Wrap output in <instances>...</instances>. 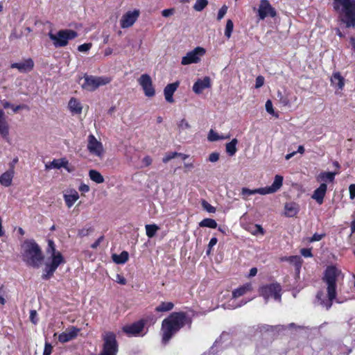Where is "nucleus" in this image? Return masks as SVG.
<instances>
[{
  "label": "nucleus",
  "mask_w": 355,
  "mask_h": 355,
  "mask_svg": "<svg viewBox=\"0 0 355 355\" xmlns=\"http://www.w3.org/2000/svg\"><path fill=\"white\" fill-rule=\"evenodd\" d=\"M0 134L6 140H8L9 125L5 118L4 112L0 109Z\"/></svg>",
  "instance_id": "obj_23"
},
{
  "label": "nucleus",
  "mask_w": 355,
  "mask_h": 355,
  "mask_svg": "<svg viewBox=\"0 0 355 355\" xmlns=\"http://www.w3.org/2000/svg\"><path fill=\"white\" fill-rule=\"evenodd\" d=\"M220 154L218 152L211 153L208 157V161L210 162H216L219 159Z\"/></svg>",
  "instance_id": "obj_57"
},
{
  "label": "nucleus",
  "mask_w": 355,
  "mask_h": 355,
  "mask_svg": "<svg viewBox=\"0 0 355 355\" xmlns=\"http://www.w3.org/2000/svg\"><path fill=\"white\" fill-rule=\"evenodd\" d=\"M341 6V21L347 28L355 27V0H334L333 7L336 11H339Z\"/></svg>",
  "instance_id": "obj_3"
},
{
  "label": "nucleus",
  "mask_w": 355,
  "mask_h": 355,
  "mask_svg": "<svg viewBox=\"0 0 355 355\" xmlns=\"http://www.w3.org/2000/svg\"><path fill=\"white\" fill-rule=\"evenodd\" d=\"M254 230H252V234L254 235H257L259 234L263 235L265 231L261 225L256 224L253 227Z\"/></svg>",
  "instance_id": "obj_52"
},
{
  "label": "nucleus",
  "mask_w": 355,
  "mask_h": 355,
  "mask_svg": "<svg viewBox=\"0 0 355 355\" xmlns=\"http://www.w3.org/2000/svg\"><path fill=\"white\" fill-rule=\"evenodd\" d=\"M69 108L73 114H80L82 112L83 106L80 101L76 98L72 97L68 104Z\"/></svg>",
  "instance_id": "obj_30"
},
{
  "label": "nucleus",
  "mask_w": 355,
  "mask_h": 355,
  "mask_svg": "<svg viewBox=\"0 0 355 355\" xmlns=\"http://www.w3.org/2000/svg\"><path fill=\"white\" fill-rule=\"evenodd\" d=\"M200 227L216 229L218 226L216 221L212 218H205L199 223Z\"/></svg>",
  "instance_id": "obj_41"
},
{
  "label": "nucleus",
  "mask_w": 355,
  "mask_h": 355,
  "mask_svg": "<svg viewBox=\"0 0 355 355\" xmlns=\"http://www.w3.org/2000/svg\"><path fill=\"white\" fill-rule=\"evenodd\" d=\"M300 253L304 257H312L313 256L311 252V248H302L300 250Z\"/></svg>",
  "instance_id": "obj_58"
},
{
  "label": "nucleus",
  "mask_w": 355,
  "mask_h": 355,
  "mask_svg": "<svg viewBox=\"0 0 355 355\" xmlns=\"http://www.w3.org/2000/svg\"><path fill=\"white\" fill-rule=\"evenodd\" d=\"M208 5L207 0H196L193 5V9L196 11H202Z\"/></svg>",
  "instance_id": "obj_46"
},
{
  "label": "nucleus",
  "mask_w": 355,
  "mask_h": 355,
  "mask_svg": "<svg viewBox=\"0 0 355 355\" xmlns=\"http://www.w3.org/2000/svg\"><path fill=\"white\" fill-rule=\"evenodd\" d=\"M211 87V79L209 76H205L203 79H198L193 85V91L200 94L207 88Z\"/></svg>",
  "instance_id": "obj_18"
},
{
  "label": "nucleus",
  "mask_w": 355,
  "mask_h": 355,
  "mask_svg": "<svg viewBox=\"0 0 355 355\" xmlns=\"http://www.w3.org/2000/svg\"><path fill=\"white\" fill-rule=\"evenodd\" d=\"M277 96L278 98V101L281 105H282L283 106L291 105L289 94L286 90H284L283 92L279 90L277 92Z\"/></svg>",
  "instance_id": "obj_34"
},
{
  "label": "nucleus",
  "mask_w": 355,
  "mask_h": 355,
  "mask_svg": "<svg viewBox=\"0 0 355 355\" xmlns=\"http://www.w3.org/2000/svg\"><path fill=\"white\" fill-rule=\"evenodd\" d=\"M286 327L284 325H269V324H262L259 327V329L261 331L266 332H272L274 335H278L281 331H284Z\"/></svg>",
  "instance_id": "obj_26"
},
{
  "label": "nucleus",
  "mask_w": 355,
  "mask_h": 355,
  "mask_svg": "<svg viewBox=\"0 0 355 355\" xmlns=\"http://www.w3.org/2000/svg\"><path fill=\"white\" fill-rule=\"evenodd\" d=\"M264 77L262 76H259L256 78L255 81V88H259L262 87L264 84Z\"/></svg>",
  "instance_id": "obj_60"
},
{
  "label": "nucleus",
  "mask_w": 355,
  "mask_h": 355,
  "mask_svg": "<svg viewBox=\"0 0 355 355\" xmlns=\"http://www.w3.org/2000/svg\"><path fill=\"white\" fill-rule=\"evenodd\" d=\"M285 215L287 217H293L299 212V205L296 202H286L284 205Z\"/></svg>",
  "instance_id": "obj_28"
},
{
  "label": "nucleus",
  "mask_w": 355,
  "mask_h": 355,
  "mask_svg": "<svg viewBox=\"0 0 355 355\" xmlns=\"http://www.w3.org/2000/svg\"><path fill=\"white\" fill-rule=\"evenodd\" d=\"M174 307V304L171 302H162L155 308L157 312H166L172 310Z\"/></svg>",
  "instance_id": "obj_40"
},
{
  "label": "nucleus",
  "mask_w": 355,
  "mask_h": 355,
  "mask_svg": "<svg viewBox=\"0 0 355 355\" xmlns=\"http://www.w3.org/2000/svg\"><path fill=\"white\" fill-rule=\"evenodd\" d=\"M116 282L120 284L121 285H125L127 283L126 279L120 274H116Z\"/></svg>",
  "instance_id": "obj_63"
},
{
  "label": "nucleus",
  "mask_w": 355,
  "mask_h": 355,
  "mask_svg": "<svg viewBox=\"0 0 355 355\" xmlns=\"http://www.w3.org/2000/svg\"><path fill=\"white\" fill-rule=\"evenodd\" d=\"M146 235L149 238H153L155 236L157 231L159 227L155 224L146 225Z\"/></svg>",
  "instance_id": "obj_42"
},
{
  "label": "nucleus",
  "mask_w": 355,
  "mask_h": 355,
  "mask_svg": "<svg viewBox=\"0 0 355 355\" xmlns=\"http://www.w3.org/2000/svg\"><path fill=\"white\" fill-rule=\"evenodd\" d=\"M180 85L179 81H175L173 83L168 84L164 89V94L166 101L168 103H174L173 94L177 90Z\"/></svg>",
  "instance_id": "obj_19"
},
{
  "label": "nucleus",
  "mask_w": 355,
  "mask_h": 355,
  "mask_svg": "<svg viewBox=\"0 0 355 355\" xmlns=\"http://www.w3.org/2000/svg\"><path fill=\"white\" fill-rule=\"evenodd\" d=\"M21 35H22V32L21 31L18 32L16 28H14L12 31V32H11V33H10V35L9 36V40L10 41H13V40L19 39L21 37Z\"/></svg>",
  "instance_id": "obj_51"
},
{
  "label": "nucleus",
  "mask_w": 355,
  "mask_h": 355,
  "mask_svg": "<svg viewBox=\"0 0 355 355\" xmlns=\"http://www.w3.org/2000/svg\"><path fill=\"white\" fill-rule=\"evenodd\" d=\"M234 28V24L231 19H228L226 23L225 30V35L227 38H230L232 35V31Z\"/></svg>",
  "instance_id": "obj_47"
},
{
  "label": "nucleus",
  "mask_w": 355,
  "mask_h": 355,
  "mask_svg": "<svg viewBox=\"0 0 355 355\" xmlns=\"http://www.w3.org/2000/svg\"><path fill=\"white\" fill-rule=\"evenodd\" d=\"M34 66V62L31 58L24 60L19 62L12 63V69H17L20 73H27L31 71Z\"/></svg>",
  "instance_id": "obj_17"
},
{
  "label": "nucleus",
  "mask_w": 355,
  "mask_h": 355,
  "mask_svg": "<svg viewBox=\"0 0 355 355\" xmlns=\"http://www.w3.org/2000/svg\"><path fill=\"white\" fill-rule=\"evenodd\" d=\"M218 242V239L216 237H212L210 241H209V243L208 244V248L206 251V254L207 255H209L211 252V248L213 246H214Z\"/></svg>",
  "instance_id": "obj_55"
},
{
  "label": "nucleus",
  "mask_w": 355,
  "mask_h": 355,
  "mask_svg": "<svg viewBox=\"0 0 355 355\" xmlns=\"http://www.w3.org/2000/svg\"><path fill=\"white\" fill-rule=\"evenodd\" d=\"M164 320L178 331L184 327L185 324L188 325L189 329L191 327L192 318L183 311L173 312Z\"/></svg>",
  "instance_id": "obj_5"
},
{
  "label": "nucleus",
  "mask_w": 355,
  "mask_h": 355,
  "mask_svg": "<svg viewBox=\"0 0 355 355\" xmlns=\"http://www.w3.org/2000/svg\"><path fill=\"white\" fill-rule=\"evenodd\" d=\"M139 15V11L137 10L127 12L121 19V27L122 28H127L132 26L137 21Z\"/></svg>",
  "instance_id": "obj_16"
},
{
  "label": "nucleus",
  "mask_w": 355,
  "mask_h": 355,
  "mask_svg": "<svg viewBox=\"0 0 355 355\" xmlns=\"http://www.w3.org/2000/svg\"><path fill=\"white\" fill-rule=\"evenodd\" d=\"M0 134L6 140H8L9 125L5 118L4 112L0 109Z\"/></svg>",
  "instance_id": "obj_24"
},
{
  "label": "nucleus",
  "mask_w": 355,
  "mask_h": 355,
  "mask_svg": "<svg viewBox=\"0 0 355 355\" xmlns=\"http://www.w3.org/2000/svg\"><path fill=\"white\" fill-rule=\"evenodd\" d=\"M229 136L224 137V136H220L217 132L214 131L213 130H210L209 132L207 139L209 141H216L220 139H224L229 138Z\"/></svg>",
  "instance_id": "obj_43"
},
{
  "label": "nucleus",
  "mask_w": 355,
  "mask_h": 355,
  "mask_svg": "<svg viewBox=\"0 0 355 355\" xmlns=\"http://www.w3.org/2000/svg\"><path fill=\"white\" fill-rule=\"evenodd\" d=\"M80 331V329L76 327H71L68 331L62 332L58 336V340L60 343H67L71 340L74 339L77 337L78 333Z\"/></svg>",
  "instance_id": "obj_20"
},
{
  "label": "nucleus",
  "mask_w": 355,
  "mask_h": 355,
  "mask_svg": "<svg viewBox=\"0 0 355 355\" xmlns=\"http://www.w3.org/2000/svg\"><path fill=\"white\" fill-rule=\"evenodd\" d=\"M282 290L280 284L274 282L260 286L258 289V292L259 295L263 297L266 303H267L270 297L280 302L282 298Z\"/></svg>",
  "instance_id": "obj_6"
},
{
  "label": "nucleus",
  "mask_w": 355,
  "mask_h": 355,
  "mask_svg": "<svg viewBox=\"0 0 355 355\" xmlns=\"http://www.w3.org/2000/svg\"><path fill=\"white\" fill-rule=\"evenodd\" d=\"M284 259L289 261L291 264L294 266V267H295L297 264L302 265L303 262V260L301 258V257L297 255L285 257Z\"/></svg>",
  "instance_id": "obj_45"
},
{
  "label": "nucleus",
  "mask_w": 355,
  "mask_h": 355,
  "mask_svg": "<svg viewBox=\"0 0 355 355\" xmlns=\"http://www.w3.org/2000/svg\"><path fill=\"white\" fill-rule=\"evenodd\" d=\"M237 144H238V140L236 138L233 139L230 142L226 144V145H225L226 153L230 156H233L236 154V153L237 151V148H236Z\"/></svg>",
  "instance_id": "obj_37"
},
{
  "label": "nucleus",
  "mask_w": 355,
  "mask_h": 355,
  "mask_svg": "<svg viewBox=\"0 0 355 355\" xmlns=\"http://www.w3.org/2000/svg\"><path fill=\"white\" fill-rule=\"evenodd\" d=\"M65 159L66 158L55 159L49 164H46V170L51 168L60 169L62 166H64V164H66Z\"/></svg>",
  "instance_id": "obj_35"
},
{
  "label": "nucleus",
  "mask_w": 355,
  "mask_h": 355,
  "mask_svg": "<svg viewBox=\"0 0 355 355\" xmlns=\"http://www.w3.org/2000/svg\"><path fill=\"white\" fill-rule=\"evenodd\" d=\"M103 349L99 355H116L118 343L113 332H107L103 337Z\"/></svg>",
  "instance_id": "obj_9"
},
{
  "label": "nucleus",
  "mask_w": 355,
  "mask_h": 355,
  "mask_svg": "<svg viewBox=\"0 0 355 355\" xmlns=\"http://www.w3.org/2000/svg\"><path fill=\"white\" fill-rule=\"evenodd\" d=\"M331 84L338 89H343L345 85V79L340 72H335L331 78Z\"/></svg>",
  "instance_id": "obj_29"
},
{
  "label": "nucleus",
  "mask_w": 355,
  "mask_h": 355,
  "mask_svg": "<svg viewBox=\"0 0 355 355\" xmlns=\"http://www.w3.org/2000/svg\"><path fill=\"white\" fill-rule=\"evenodd\" d=\"M146 322V320L141 319L131 324L124 326L123 327V331L130 336H140L144 329Z\"/></svg>",
  "instance_id": "obj_13"
},
{
  "label": "nucleus",
  "mask_w": 355,
  "mask_h": 355,
  "mask_svg": "<svg viewBox=\"0 0 355 355\" xmlns=\"http://www.w3.org/2000/svg\"><path fill=\"white\" fill-rule=\"evenodd\" d=\"M337 173V172H322L320 173L318 179L322 182H333Z\"/></svg>",
  "instance_id": "obj_39"
},
{
  "label": "nucleus",
  "mask_w": 355,
  "mask_h": 355,
  "mask_svg": "<svg viewBox=\"0 0 355 355\" xmlns=\"http://www.w3.org/2000/svg\"><path fill=\"white\" fill-rule=\"evenodd\" d=\"M277 11L268 0H261L258 9V17L259 19L263 20L267 17H275Z\"/></svg>",
  "instance_id": "obj_11"
},
{
  "label": "nucleus",
  "mask_w": 355,
  "mask_h": 355,
  "mask_svg": "<svg viewBox=\"0 0 355 355\" xmlns=\"http://www.w3.org/2000/svg\"><path fill=\"white\" fill-rule=\"evenodd\" d=\"M252 290L251 284L247 283L243 284V286L234 289L232 291V297L233 298H237L241 296L245 295L248 291H250Z\"/></svg>",
  "instance_id": "obj_31"
},
{
  "label": "nucleus",
  "mask_w": 355,
  "mask_h": 355,
  "mask_svg": "<svg viewBox=\"0 0 355 355\" xmlns=\"http://www.w3.org/2000/svg\"><path fill=\"white\" fill-rule=\"evenodd\" d=\"M283 180V177L282 175H276L272 185L270 187H266L263 188L264 195L275 193L278 189H279L280 187L282 186Z\"/></svg>",
  "instance_id": "obj_22"
},
{
  "label": "nucleus",
  "mask_w": 355,
  "mask_h": 355,
  "mask_svg": "<svg viewBox=\"0 0 355 355\" xmlns=\"http://www.w3.org/2000/svg\"><path fill=\"white\" fill-rule=\"evenodd\" d=\"M339 271L335 266H328L324 271V275L322 278V281L327 285V297L328 300H324V293L322 291H318L316 294V300L320 304L326 308L327 310L330 309L333 304V301L337 296V277Z\"/></svg>",
  "instance_id": "obj_1"
},
{
  "label": "nucleus",
  "mask_w": 355,
  "mask_h": 355,
  "mask_svg": "<svg viewBox=\"0 0 355 355\" xmlns=\"http://www.w3.org/2000/svg\"><path fill=\"white\" fill-rule=\"evenodd\" d=\"M112 258L114 263L117 264H124L128 260L129 254L127 251H123L119 254H113Z\"/></svg>",
  "instance_id": "obj_32"
},
{
  "label": "nucleus",
  "mask_w": 355,
  "mask_h": 355,
  "mask_svg": "<svg viewBox=\"0 0 355 355\" xmlns=\"http://www.w3.org/2000/svg\"><path fill=\"white\" fill-rule=\"evenodd\" d=\"M174 8L164 9L162 11V15L164 17H168L174 14Z\"/></svg>",
  "instance_id": "obj_61"
},
{
  "label": "nucleus",
  "mask_w": 355,
  "mask_h": 355,
  "mask_svg": "<svg viewBox=\"0 0 355 355\" xmlns=\"http://www.w3.org/2000/svg\"><path fill=\"white\" fill-rule=\"evenodd\" d=\"M89 176L92 181L95 182L97 184L103 183L105 181L104 178L101 174V173L94 169H91L89 171Z\"/></svg>",
  "instance_id": "obj_38"
},
{
  "label": "nucleus",
  "mask_w": 355,
  "mask_h": 355,
  "mask_svg": "<svg viewBox=\"0 0 355 355\" xmlns=\"http://www.w3.org/2000/svg\"><path fill=\"white\" fill-rule=\"evenodd\" d=\"M201 205L202 208L209 213H215L216 209L214 207L210 205L207 200H202Z\"/></svg>",
  "instance_id": "obj_49"
},
{
  "label": "nucleus",
  "mask_w": 355,
  "mask_h": 355,
  "mask_svg": "<svg viewBox=\"0 0 355 355\" xmlns=\"http://www.w3.org/2000/svg\"><path fill=\"white\" fill-rule=\"evenodd\" d=\"M227 6L225 5H223L218 10V15H217V19L220 20L227 13Z\"/></svg>",
  "instance_id": "obj_54"
},
{
  "label": "nucleus",
  "mask_w": 355,
  "mask_h": 355,
  "mask_svg": "<svg viewBox=\"0 0 355 355\" xmlns=\"http://www.w3.org/2000/svg\"><path fill=\"white\" fill-rule=\"evenodd\" d=\"M265 107H266V110L267 111V112H268L270 114L274 115L275 112L273 110L272 101L270 100H268L266 101Z\"/></svg>",
  "instance_id": "obj_59"
},
{
  "label": "nucleus",
  "mask_w": 355,
  "mask_h": 355,
  "mask_svg": "<svg viewBox=\"0 0 355 355\" xmlns=\"http://www.w3.org/2000/svg\"><path fill=\"white\" fill-rule=\"evenodd\" d=\"M87 149L92 155L101 157L103 154V147L101 141L92 135L88 136Z\"/></svg>",
  "instance_id": "obj_14"
},
{
  "label": "nucleus",
  "mask_w": 355,
  "mask_h": 355,
  "mask_svg": "<svg viewBox=\"0 0 355 355\" xmlns=\"http://www.w3.org/2000/svg\"><path fill=\"white\" fill-rule=\"evenodd\" d=\"M111 82V78L106 76H94L85 74L82 87L89 92L95 91L100 86L105 85Z\"/></svg>",
  "instance_id": "obj_7"
},
{
  "label": "nucleus",
  "mask_w": 355,
  "mask_h": 355,
  "mask_svg": "<svg viewBox=\"0 0 355 355\" xmlns=\"http://www.w3.org/2000/svg\"><path fill=\"white\" fill-rule=\"evenodd\" d=\"M92 47L91 43H85L83 44H80L78 46V50L80 52H87Z\"/></svg>",
  "instance_id": "obj_56"
},
{
  "label": "nucleus",
  "mask_w": 355,
  "mask_h": 355,
  "mask_svg": "<svg viewBox=\"0 0 355 355\" xmlns=\"http://www.w3.org/2000/svg\"><path fill=\"white\" fill-rule=\"evenodd\" d=\"M205 53V49L202 47L198 46L193 50L187 53L185 56L182 58L181 64L187 65L193 63H198L200 61V57Z\"/></svg>",
  "instance_id": "obj_10"
},
{
  "label": "nucleus",
  "mask_w": 355,
  "mask_h": 355,
  "mask_svg": "<svg viewBox=\"0 0 355 355\" xmlns=\"http://www.w3.org/2000/svg\"><path fill=\"white\" fill-rule=\"evenodd\" d=\"M349 198L354 199L355 198V184H352L349 187Z\"/></svg>",
  "instance_id": "obj_64"
},
{
  "label": "nucleus",
  "mask_w": 355,
  "mask_h": 355,
  "mask_svg": "<svg viewBox=\"0 0 355 355\" xmlns=\"http://www.w3.org/2000/svg\"><path fill=\"white\" fill-rule=\"evenodd\" d=\"M65 262L64 257L61 252L49 254L47 261H46V279L53 276L58 266Z\"/></svg>",
  "instance_id": "obj_8"
},
{
  "label": "nucleus",
  "mask_w": 355,
  "mask_h": 355,
  "mask_svg": "<svg viewBox=\"0 0 355 355\" xmlns=\"http://www.w3.org/2000/svg\"><path fill=\"white\" fill-rule=\"evenodd\" d=\"M161 330L162 332V342L164 345H166L173 338V336L178 332L165 320H164L162 322Z\"/></svg>",
  "instance_id": "obj_15"
},
{
  "label": "nucleus",
  "mask_w": 355,
  "mask_h": 355,
  "mask_svg": "<svg viewBox=\"0 0 355 355\" xmlns=\"http://www.w3.org/2000/svg\"><path fill=\"white\" fill-rule=\"evenodd\" d=\"M49 36L53 41L54 46L58 48L67 46L69 40L78 37V33L71 29H62L58 31L55 34L50 32Z\"/></svg>",
  "instance_id": "obj_4"
},
{
  "label": "nucleus",
  "mask_w": 355,
  "mask_h": 355,
  "mask_svg": "<svg viewBox=\"0 0 355 355\" xmlns=\"http://www.w3.org/2000/svg\"><path fill=\"white\" fill-rule=\"evenodd\" d=\"M22 259L29 266L38 267L42 262V250L33 239H27L21 245Z\"/></svg>",
  "instance_id": "obj_2"
},
{
  "label": "nucleus",
  "mask_w": 355,
  "mask_h": 355,
  "mask_svg": "<svg viewBox=\"0 0 355 355\" xmlns=\"http://www.w3.org/2000/svg\"><path fill=\"white\" fill-rule=\"evenodd\" d=\"M13 176L14 169L12 167L0 176V184L6 187H10L12 184Z\"/></svg>",
  "instance_id": "obj_25"
},
{
  "label": "nucleus",
  "mask_w": 355,
  "mask_h": 355,
  "mask_svg": "<svg viewBox=\"0 0 355 355\" xmlns=\"http://www.w3.org/2000/svg\"><path fill=\"white\" fill-rule=\"evenodd\" d=\"M326 236L325 234H318L315 233L309 239V242L313 243L315 241H319Z\"/></svg>",
  "instance_id": "obj_53"
},
{
  "label": "nucleus",
  "mask_w": 355,
  "mask_h": 355,
  "mask_svg": "<svg viewBox=\"0 0 355 355\" xmlns=\"http://www.w3.org/2000/svg\"><path fill=\"white\" fill-rule=\"evenodd\" d=\"M178 155V152H168L167 153H166L164 157L162 158V162L164 163H167L172 159L177 157Z\"/></svg>",
  "instance_id": "obj_50"
},
{
  "label": "nucleus",
  "mask_w": 355,
  "mask_h": 355,
  "mask_svg": "<svg viewBox=\"0 0 355 355\" xmlns=\"http://www.w3.org/2000/svg\"><path fill=\"white\" fill-rule=\"evenodd\" d=\"M261 194L264 195L263 189V188H259L255 189H250L246 187H243L241 189V195L243 196V198L246 200L247 196L254 195V194Z\"/></svg>",
  "instance_id": "obj_36"
},
{
  "label": "nucleus",
  "mask_w": 355,
  "mask_h": 355,
  "mask_svg": "<svg viewBox=\"0 0 355 355\" xmlns=\"http://www.w3.org/2000/svg\"><path fill=\"white\" fill-rule=\"evenodd\" d=\"M47 242H48V247L46 249V253L48 254H55L56 252H60V251L56 250L55 244L52 239H49L47 241Z\"/></svg>",
  "instance_id": "obj_48"
},
{
  "label": "nucleus",
  "mask_w": 355,
  "mask_h": 355,
  "mask_svg": "<svg viewBox=\"0 0 355 355\" xmlns=\"http://www.w3.org/2000/svg\"><path fill=\"white\" fill-rule=\"evenodd\" d=\"M327 190V184L325 183H321L319 187L313 191L311 198L314 199L318 205H322L324 202Z\"/></svg>",
  "instance_id": "obj_21"
},
{
  "label": "nucleus",
  "mask_w": 355,
  "mask_h": 355,
  "mask_svg": "<svg viewBox=\"0 0 355 355\" xmlns=\"http://www.w3.org/2000/svg\"><path fill=\"white\" fill-rule=\"evenodd\" d=\"M94 231V228L91 225H86L82 229L78 230V236L80 238L88 236L91 232Z\"/></svg>",
  "instance_id": "obj_44"
},
{
  "label": "nucleus",
  "mask_w": 355,
  "mask_h": 355,
  "mask_svg": "<svg viewBox=\"0 0 355 355\" xmlns=\"http://www.w3.org/2000/svg\"><path fill=\"white\" fill-rule=\"evenodd\" d=\"M138 83L142 87L144 94L147 97H153L155 95V90L153 85V81L148 74H142L138 79Z\"/></svg>",
  "instance_id": "obj_12"
},
{
  "label": "nucleus",
  "mask_w": 355,
  "mask_h": 355,
  "mask_svg": "<svg viewBox=\"0 0 355 355\" xmlns=\"http://www.w3.org/2000/svg\"><path fill=\"white\" fill-rule=\"evenodd\" d=\"M178 127L181 129H189L191 125L184 119H183L178 123Z\"/></svg>",
  "instance_id": "obj_62"
},
{
  "label": "nucleus",
  "mask_w": 355,
  "mask_h": 355,
  "mask_svg": "<svg viewBox=\"0 0 355 355\" xmlns=\"http://www.w3.org/2000/svg\"><path fill=\"white\" fill-rule=\"evenodd\" d=\"M231 340V335L230 333L226 331H223L218 338H217L214 343L213 345L211 347L209 352L212 354H216L218 351H215L214 348L219 344H223V343L230 341Z\"/></svg>",
  "instance_id": "obj_27"
},
{
  "label": "nucleus",
  "mask_w": 355,
  "mask_h": 355,
  "mask_svg": "<svg viewBox=\"0 0 355 355\" xmlns=\"http://www.w3.org/2000/svg\"><path fill=\"white\" fill-rule=\"evenodd\" d=\"M66 205L69 208L73 205L75 202L79 198L78 193L73 190L70 194H65L64 196Z\"/></svg>",
  "instance_id": "obj_33"
}]
</instances>
